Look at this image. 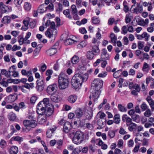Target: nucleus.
I'll use <instances>...</instances> for the list:
<instances>
[{
    "label": "nucleus",
    "mask_w": 154,
    "mask_h": 154,
    "mask_svg": "<svg viewBox=\"0 0 154 154\" xmlns=\"http://www.w3.org/2000/svg\"><path fill=\"white\" fill-rule=\"evenodd\" d=\"M88 77V74L87 73L83 75L79 73L76 74L72 78L71 84L73 88L75 89L80 88L82 83L86 82Z\"/></svg>",
    "instance_id": "obj_1"
},
{
    "label": "nucleus",
    "mask_w": 154,
    "mask_h": 154,
    "mask_svg": "<svg viewBox=\"0 0 154 154\" xmlns=\"http://www.w3.org/2000/svg\"><path fill=\"white\" fill-rule=\"evenodd\" d=\"M68 76L65 73L61 72L58 76V85L61 89H64L68 86L69 84Z\"/></svg>",
    "instance_id": "obj_2"
},
{
    "label": "nucleus",
    "mask_w": 154,
    "mask_h": 154,
    "mask_svg": "<svg viewBox=\"0 0 154 154\" xmlns=\"http://www.w3.org/2000/svg\"><path fill=\"white\" fill-rule=\"evenodd\" d=\"M84 138L83 133L80 131H77L73 137L72 141L75 144L79 145L83 141Z\"/></svg>",
    "instance_id": "obj_3"
},
{
    "label": "nucleus",
    "mask_w": 154,
    "mask_h": 154,
    "mask_svg": "<svg viewBox=\"0 0 154 154\" xmlns=\"http://www.w3.org/2000/svg\"><path fill=\"white\" fill-rule=\"evenodd\" d=\"M90 91L92 93V94L90 96L89 98L91 99L92 98L94 101L97 100L100 95L101 90L95 89V88L93 87V85H91Z\"/></svg>",
    "instance_id": "obj_4"
},
{
    "label": "nucleus",
    "mask_w": 154,
    "mask_h": 154,
    "mask_svg": "<svg viewBox=\"0 0 154 154\" xmlns=\"http://www.w3.org/2000/svg\"><path fill=\"white\" fill-rule=\"evenodd\" d=\"M33 117H32V119L25 120L23 121L24 125L26 127H30L32 128L35 127L37 125V123L36 121L34 120Z\"/></svg>",
    "instance_id": "obj_5"
},
{
    "label": "nucleus",
    "mask_w": 154,
    "mask_h": 154,
    "mask_svg": "<svg viewBox=\"0 0 154 154\" xmlns=\"http://www.w3.org/2000/svg\"><path fill=\"white\" fill-rule=\"evenodd\" d=\"M131 10L132 13H136V14L141 13L143 10L142 5L139 3L133 5L131 8Z\"/></svg>",
    "instance_id": "obj_6"
},
{
    "label": "nucleus",
    "mask_w": 154,
    "mask_h": 154,
    "mask_svg": "<svg viewBox=\"0 0 154 154\" xmlns=\"http://www.w3.org/2000/svg\"><path fill=\"white\" fill-rule=\"evenodd\" d=\"M57 33V30L54 29L53 30L50 29H48L45 32V34L46 36L49 38L54 40L55 38V35Z\"/></svg>",
    "instance_id": "obj_7"
},
{
    "label": "nucleus",
    "mask_w": 154,
    "mask_h": 154,
    "mask_svg": "<svg viewBox=\"0 0 154 154\" xmlns=\"http://www.w3.org/2000/svg\"><path fill=\"white\" fill-rule=\"evenodd\" d=\"M93 87L95 88V89L100 90V89L102 87L103 85V81L102 80L98 79H95L93 81Z\"/></svg>",
    "instance_id": "obj_8"
},
{
    "label": "nucleus",
    "mask_w": 154,
    "mask_h": 154,
    "mask_svg": "<svg viewBox=\"0 0 154 154\" xmlns=\"http://www.w3.org/2000/svg\"><path fill=\"white\" fill-rule=\"evenodd\" d=\"M46 107L39 103L37 106V112L40 115H42L45 111Z\"/></svg>",
    "instance_id": "obj_9"
},
{
    "label": "nucleus",
    "mask_w": 154,
    "mask_h": 154,
    "mask_svg": "<svg viewBox=\"0 0 154 154\" xmlns=\"http://www.w3.org/2000/svg\"><path fill=\"white\" fill-rule=\"evenodd\" d=\"M57 88V85L55 84L50 85L47 88V92L49 94L52 95L56 91Z\"/></svg>",
    "instance_id": "obj_10"
},
{
    "label": "nucleus",
    "mask_w": 154,
    "mask_h": 154,
    "mask_svg": "<svg viewBox=\"0 0 154 154\" xmlns=\"http://www.w3.org/2000/svg\"><path fill=\"white\" fill-rule=\"evenodd\" d=\"M110 55L107 53V52L106 49H103L102 50L100 58L101 60H107L109 59Z\"/></svg>",
    "instance_id": "obj_11"
},
{
    "label": "nucleus",
    "mask_w": 154,
    "mask_h": 154,
    "mask_svg": "<svg viewBox=\"0 0 154 154\" xmlns=\"http://www.w3.org/2000/svg\"><path fill=\"white\" fill-rule=\"evenodd\" d=\"M36 83L37 85L36 88H38L40 91L43 90L44 87L43 79H38L37 80Z\"/></svg>",
    "instance_id": "obj_12"
},
{
    "label": "nucleus",
    "mask_w": 154,
    "mask_h": 154,
    "mask_svg": "<svg viewBox=\"0 0 154 154\" xmlns=\"http://www.w3.org/2000/svg\"><path fill=\"white\" fill-rule=\"evenodd\" d=\"M137 21L139 25L142 26H147L149 23V20L148 19H146L144 20L142 18H139Z\"/></svg>",
    "instance_id": "obj_13"
},
{
    "label": "nucleus",
    "mask_w": 154,
    "mask_h": 154,
    "mask_svg": "<svg viewBox=\"0 0 154 154\" xmlns=\"http://www.w3.org/2000/svg\"><path fill=\"white\" fill-rule=\"evenodd\" d=\"M71 125L69 122H66L64 124L63 126V131L67 133L69 132L72 128Z\"/></svg>",
    "instance_id": "obj_14"
},
{
    "label": "nucleus",
    "mask_w": 154,
    "mask_h": 154,
    "mask_svg": "<svg viewBox=\"0 0 154 154\" xmlns=\"http://www.w3.org/2000/svg\"><path fill=\"white\" fill-rule=\"evenodd\" d=\"M8 151L10 154H17L18 152V147L15 146H13L8 149Z\"/></svg>",
    "instance_id": "obj_15"
},
{
    "label": "nucleus",
    "mask_w": 154,
    "mask_h": 154,
    "mask_svg": "<svg viewBox=\"0 0 154 154\" xmlns=\"http://www.w3.org/2000/svg\"><path fill=\"white\" fill-rule=\"evenodd\" d=\"M77 99V96L73 94L68 96L67 98V100L69 103H73L75 102Z\"/></svg>",
    "instance_id": "obj_16"
},
{
    "label": "nucleus",
    "mask_w": 154,
    "mask_h": 154,
    "mask_svg": "<svg viewBox=\"0 0 154 154\" xmlns=\"http://www.w3.org/2000/svg\"><path fill=\"white\" fill-rule=\"evenodd\" d=\"M17 98V96L11 94L9 95L6 98L7 101L9 103H12L15 101Z\"/></svg>",
    "instance_id": "obj_17"
},
{
    "label": "nucleus",
    "mask_w": 154,
    "mask_h": 154,
    "mask_svg": "<svg viewBox=\"0 0 154 154\" xmlns=\"http://www.w3.org/2000/svg\"><path fill=\"white\" fill-rule=\"evenodd\" d=\"M0 9L3 13H6L10 10L9 7L5 5L2 2L0 3Z\"/></svg>",
    "instance_id": "obj_18"
},
{
    "label": "nucleus",
    "mask_w": 154,
    "mask_h": 154,
    "mask_svg": "<svg viewBox=\"0 0 154 154\" xmlns=\"http://www.w3.org/2000/svg\"><path fill=\"white\" fill-rule=\"evenodd\" d=\"M39 103V104H41L47 108L50 106L51 105V103H49V99L48 98H44L42 101H40Z\"/></svg>",
    "instance_id": "obj_19"
},
{
    "label": "nucleus",
    "mask_w": 154,
    "mask_h": 154,
    "mask_svg": "<svg viewBox=\"0 0 154 154\" xmlns=\"http://www.w3.org/2000/svg\"><path fill=\"white\" fill-rule=\"evenodd\" d=\"M47 5L42 4L38 8V11L40 13H43L47 11Z\"/></svg>",
    "instance_id": "obj_20"
},
{
    "label": "nucleus",
    "mask_w": 154,
    "mask_h": 154,
    "mask_svg": "<svg viewBox=\"0 0 154 154\" xmlns=\"http://www.w3.org/2000/svg\"><path fill=\"white\" fill-rule=\"evenodd\" d=\"M106 124V119L104 122H103L101 119H99L97 121V124L99 126V127H97V128L99 129L102 128L105 126Z\"/></svg>",
    "instance_id": "obj_21"
},
{
    "label": "nucleus",
    "mask_w": 154,
    "mask_h": 154,
    "mask_svg": "<svg viewBox=\"0 0 154 154\" xmlns=\"http://www.w3.org/2000/svg\"><path fill=\"white\" fill-rule=\"evenodd\" d=\"M57 52V48H53L48 50L46 51V53L48 55L51 56L55 54Z\"/></svg>",
    "instance_id": "obj_22"
},
{
    "label": "nucleus",
    "mask_w": 154,
    "mask_h": 154,
    "mask_svg": "<svg viewBox=\"0 0 154 154\" xmlns=\"http://www.w3.org/2000/svg\"><path fill=\"white\" fill-rule=\"evenodd\" d=\"M52 101L55 103H59L60 101V97L57 94H53L51 96Z\"/></svg>",
    "instance_id": "obj_23"
},
{
    "label": "nucleus",
    "mask_w": 154,
    "mask_h": 154,
    "mask_svg": "<svg viewBox=\"0 0 154 154\" xmlns=\"http://www.w3.org/2000/svg\"><path fill=\"white\" fill-rule=\"evenodd\" d=\"M98 46L94 45L92 47L91 51L94 54V55H98L100 53V50Z\"/></svg>",
    "instance_id": "obj_24"
},
{
    "label": "nucleus",
    "mask_w": 154,
    "mask_h": 154,
    "mask_svg": "<svg viewBox=\"0 0 154 154\" xmlns=\"http://www.w3.org/2000/svg\"><path fill=\"white\" fill-rule=\"evenodd\" d=\"M53 73V71L51 69H48L46 71L45 75L48 76L46 78V81H48L50 80L51 77V75Z\"/></svg>",
    "instance_id": "obj_25"
},
{
    "label": "nucleus",
    "mask_w": 154,
    "mask_h": 154,
    "mask_svg": "<svg viewBox=\"0 0 154 154\" xmlns=\"http://www.w3.org/2000/svg\"><path fill=\"white\" fill-rule=\"evenodd\" d=\"M76 117L79 118L81 117L83 114V112L80 109L78 108L75 111Z\"/></svg>",
    "instance_id": "obj_26"
},
{
    "label": "nucleus",
    "mask_w": 154,
    "mask_h": 154,
    "mask_svg": "<svg viewBox=\"0 0 154 154\" xmlns=\"http://www.w3.org/2000/svg\"><path fill=\"white\" fill-rule=\"evenodd\" d=\"M23 7L25 10L27 11H29L31 9L32 5L29 2H25L24 3Z\"/></svg>",
    "instance_id": "obj_27"
},
{
    "label": "nucleus",
    "mask_w": 154,
    "mask_h": 154,
    "mask_svg": "<svg viewBox=\"0 0 154 154\" xmlns=\"http://www.w3.org/2000/svg\"><path fill=\"white\" fill-rule=\"evenodd\" d=\"M131 118L132 120L137 123H138L140 120V116L139 115L137 114H134L131 116Z\"/></svg>",
    "instance_id": "obj_28"
},
{
    "label": "nucleus",
    "mask_w": 154,
    "mask_h": 154,
    "mask_svg": "<svg viewBox=\"0 0 154 154\" xmlns=\"http://www.w3.org/2000/svg\"><path fill=\"white\" fill-rule=\"evenodd\" d=\"M47 110H45V114L46 116H50L52 115L53 113V111L52 108L50 107H48Z\"/></svg>",
    "instance_id": "obj_29"
},
{
    "label": "nucleus",
    "mask_w": 154,
    "mask_h": 154,
    "mask_svg": "<svg viewBox=\"0 0 154 154\" xmlns=\"http://www.w3.org/2000/svg\"><path fill=\"white\" fill-rule=\"evenodd\" d=\"M149 65L147 63L145 62L144 63L142 68V71L146 73H147L149 72Z\"/></svg>",
    "instance_id": "obj_30"
},
{
    "label": "nucleus",
    "mask_w": 154,
    "mask_h": 154,
    "mask_svg": "<svg viewBox=\"0 0 154 154\" xmlns=\"http://www.w3.org/2000/svg\"><path fill=\"white\" fill-rule=\"evenodd\" d=\"M127 126L128 127V130L130 131H132L134 129L136 128L137 125L136 124L133 122L127 125Z\"/></svg>",
    "instance_id": "obj_31"
},
{
    "label": "nucleus",
    "mask_w": 154,
    "mask_h": 154,
    "mask_svg": "<svg viewBox=\"0 0 154 154\" xmlns=\"http://www.w3.org/2000/svg\"><path fill=\"white\" fill-rule=\"evenodd\" d=\"M21 72L23 75L26 76L27 77L30 76L32 75V72L30 70L26 71V70L22 69L21 70Z\"/></svg>",
    "instance_id": "obj_32"
},
{
    "label": "nucleus",
    "mask_w": 154,
    "mask_h": 154,
    "mask_svg": "<svg viewBox=\"0 0 154 154\" xmlns=\"http://www.w3.org/2000/svg\"><path fill=\"white\" fill-rule=\"evenodd\" d=\"M63 13L66 17L70 19L72 18V16L70 14V11L69 9H67L64 10Z\"/></svg>",
    "instance_id": "obj_33"
},
{
    "label": "nucleus",
    "mask_w": 154,
    "mask_h": 154,
    "mask_svg": "<svg viewBox=\"0 0 154 154\" xmlns=\"http://www.w3.org/2000/svg\"><path fill=\"white\" fill-rule=\"evenodd\" d=\"M110 38L112 43L114 44V45H116L117 41V36L113 33H112L110 35Z\"/></svg>",
    "instance_id": "obj_34"
},
{
    "label": "nucleus",
    "mask_w": 154,
    "mask_h": 154,
    "mask_svg": "<svg viewBox=\"0 0 154 154\" xmlns=\"http://www.w3.org/2000/svg\"><path fill=\"white\" fill-rule=\"evenodd\" d=\"M71 9L72 11V14L74 16H77V10L75 5H73L71 6Z\"/></svg>",
    "instance_id": "obj_35"
},
{
    "label": "nucleus",
    "mask_w": 154,
    "mask_h": 154,
    "mask_svg": "<svg viewBox=\"0 0 154 154\" xmlns=\"http://www.w3.org/2000/svg\"><path fill=\"white\" fill-rule=\"evenodd\" d=\"M113 122L116 124H118L120 123V116L118 114L115 115L113 118Z\"/></svg>",
    "instance_id": "obj_36"
},
{
    "label": "nucleus",
    "mask_w": 154,
    "mask_h": 154,
    "mask_svg": "<svg viewBox=\"0 0 154 154\" xmlns=\"http://www.w3.org/2000/svg\"><path fill=\"white\" fill-rule=\"evenodd\" d=\"M11 17L8 16H5L3 18L2 22L4 23L7 24L10 22Z\"/></svg>",
    "instance_id": "obj_37"
},
{
    "label": "nucleus",
    "mask_w": 154,
    "mask_h": 154,
    "mask_svg": "<svg viewBox=\"0 0 154 154\" xmlns=\"http://www.w3.org/2000/svg\"><path fill=\"white\" fill-rule=\"evenodd\" d=\"M118 107L119 110L121 112H125L127 111V108L121 104H118Z\"/></svg>",
    "instance_id": "obj_38"
},
{
    "label": "nucleus",
    "mask_w": 154,
    "mask_h": 154,
    "mask_svg": "<svg viewBox=\"0 0 154 154\" xmlns=\"http://www.w3.org/2000/svg\"><path fill=\"white\" fill-rule=\"evenodd\" d=\"M79 57L76 55L74 56L71 59V62L73 64H77L79 61Z\"/></svg>",
    "instance_id": "obj_39"
},
{
    "label": "nucleus",
    "mask_w": 154,
    "mask_h": 154,
    "mask_svg": "<svg viewBox=\"0 0 154 154\" xmlns=\"http://www.w3.org/2000/svg\"><path fill=\"white\" fill-rule=\"evenodd\" d=\"M8 118L10 120L14 121L16 119L15 114L12 112H10L8 115Z\"/></svg>",
    "instance_id": "obj_40"
},
{
    "label": "nucleus",
    "mask_w": 154,
    "mask_h": 154,
    "mask_svg": "<svg viewBox=\"0 0 154 154\" xmlns=\"http://www.w3.org/2000/svg\"><path fill=\"white\" fill-rule=\"evenodd\" d=\"M133 18L132 16L130 14H127L126 15L125 21L126 23H130Z\"/></svg>",
    "instance_id": "obj_41"
},
{
    "label": "nucleus",
    "mask_w": 154,
    "mask_h": 154,
    "mask_svg": "<svg viewBox=\"0 0 154 154\" xmlns=\"http://www.w3.org/2000/svg\"><path fill=\"white\" fill-rule=\"evenodd\" d=\"M87 44V42L85 40L81 41L79 44L77 45V47L79 49H81L86 46Z\"/></svg>",
    "instance_id": "obj_42"
},
{
    "label": "nucleus",
    "mask_w": 154,
    "mask_h": 154,
    "mask_svg": "<svg viewBox=\"0 0 154 154\" xmlns=\"http://www.w3.org/2000/svg\"><path fill=\"white\" fill-rule=\"evenodd\" d=\"M124 6V11L125 12H128L129 10V8L128 6V3L126 1H124L123 3Z\"/></svg>",
    "instance_id": "obj_43"
},
{
    "label": "nucleus",
    "mask_w": 154,
    "mask_h": 154,
    "mask_svg": "<svg viewBox=\"0 0 154 154\" xmlns=\"http://www.w3.org/2000/svg\"><path fill=\"white\" fill-rule=\"evenodd\" d=\"M74 43V40L71 38L67 39L64 42V44L66 45H69Z\"/></svg>",
    "instance_id": "obj_44"
},
{
    "label": "nucleus",
    "mask_w": 154,
    "mask_h": 154,
    "mask_svg": "<svg viewBox=\"0 0 154 154\" xmlns=\"http://www.w3.org/2000/svg\"><path fill=\"white\" fill-rule=\"evenodd\" d=\"M1 73L3 75H4L7 78H11V75H9L7 71L5 69H2L1 70Z\"/></svg>",
    "instance_id": "obj_45"
},
{
    "label": "nucleus",
    "mask_w": 154,
    "mask_h": 154,
    "mask_svg": "<svg viewBox=\"0 0 154 154\" xmlns=\"http://www.w3.org/2000/svg\"><path fill=\"white\" fill-rule=\"evenodd\" d=\"M47 68V66L45 63L41 64V66L39 68V71L42 72H44Z\"/></svg>",
    "instance_id": "obj_46"
},
{
    "label": "nucleus",
    "mask_w": 154,
    "mask_h": 154,
    "mask_svg": "<svg viewBox=\"0 0 154 154\" xmlns=\"http://www.w3.org/2000/svg\"><path fill=\"white\" fill-rule=\"evenodd\" d=\"M94 55V54L91 51H89L87 53V57L88 59L91 60L93 58Z\"/></svg>",
    "instance_id": "obj_47"
},
{
    "label": "nucleus",
    "mask_w": 154,
    "mask_h": 154,
    "mask_svg": "<svg viewBox=\"0 0 154 154\" xmlns=\"http://www.w3.org/2000/svg\"><path fill=\"white\" fill-rule=\"evenodd\" d=\"M75 131L74 128H71L69 131V132H68V136L69 137H72L74 135L75 133Z\"/></svg>",
    "instance_id": "obj_48"
},
{
    "label": "nucleus",
    "mask_w": 154,
    "mask_h": 154,
    "mask_svg": "<svg viewBox=\"0 0 154 154\" xmlns=\"http://www.w3.org/2000/svg\"><path fill=\"white\" fill-rule=\"evenodd\" d=\"M92 21L93 23L96 24H99L100 23V21L98 17H94L92 18Z\"/></svg>",
    "instance_id": "obj_49"
},
{
    "label": "nucleus",
    "mask_w": 154,
    "mask_h": 154,
    "mask_svg": "<svg viewBox=\"0 0 154 154\" xmlns=\"http://www.w3.org/2000/svg\"><path fill=\"white\" fill-rule=\"evenodd\" d=\"M81 151V149L79 147L74 148L72 150V154H79Z\"/></svg>",
    "instance_id": "obj_50"
},
{
    "label": "nucleus",
    "mask_w": 154,
    "mask_h": 154,
    "mask_svg": "<svg viewBox=\"0 0 154 154\" xmlns=\"http://www.w3.org/2000/svg\"><path fill=\"white\" fill-rule=\"evenodd\" d=\"M23 86L25 88L29 89L30 88H33L34 84L33 83H30V84L26 83Z\"/></svg>",
    "instance_id": "obj_51"
},
{
    "label": "nucleus",
    "mask_w": 154,
    "mask_h": 154,
    "mask_svg": "<svg viewBox=\"0 0 154 154\" xmlns=\"http://www.w3.org/2000/svg\"><path fill=\"white\" fill-rule=\"evenodd\" d=\"M6 142L3 139H1L0 141V146L2 148H5L7 145Z\"/></svg>",
    "instance_id": "obj_52"
},
{
    "label": "nucleus",
    "mask_w": 154,
    "mask_h": 154,
    "mask_svg": "<svg viewBox=\"0 0 154 154\" xmlns=\"http://www.w3.org/2000/svg\"><path fill=\"white\" fill-rule=\"evenodd\" d=\"M63 141L61 140H58L57 141L56 144L57 145V148L58 149H60L63 145Z\"/></svg>",
    "instance_id": "obj_53"
},
{
    "label": "nucleus",
    "mask_w": 154,
    "mask_h": 154,
    "mask_svg": "<svg viewBox=\"0 0 154 154\" xmlns=\"http://www.w3.org/2000/svg\"><path fill=\"white\" fill-rule=\"evenodd\" d=\"M122 71V70L121 69L115 72L113 74V76L114 78H118L121 74L120 72Z\"/></svg>",
    "instance_id": "obj_54"
},
{
    "label": "nucleus",
    "mask_w": 154,
    "mask_h": 154,
    "mask_svg": "<svg viewBox=\"0 0 154 154\" xmlns=\"http://www.w3.org/2000/svg\"><path fill=\"white\" fill-rule=\"evenodd\" d=\"M142 39L145 38L146 41H148L149 39V35H148L146 32H144L142 35H141Z\"/></svg>",
    "instance_id": "obj_55"
},
{
    "label": "nucleus",
    "mask_w": 154,
    "mask_h": 154,
    "mask_svg": "<svg viewBox=\"0 0 154 154\" xmlns=\"http://www.w3.org/2000/svg\"><path fill=\"white\" fill-rule=\"evenodd\" d=\"M63 9V6L62 4L59 3L58 6L57 7L56 10V11L60 12L62 11Z\"/></svg>",
    "instance_id": "obj_56"
},
{
    "label": "nucleus",
    "mask_w": 154,
    "mask_h": 154,
    "mask_svg": "<svg viewBox=\"0 0 154 154\" xmlns=\"http://www.w3.org/2000/svg\"><path fill=\"white\" fill-rule=\"evenodd\" d=\"M47 11H51L54 10V5L52 3H51L48 6L47 5Z\"/></svg>",
    "instance_id": "obj_57"
},
{
    "label": "nucleus",
    "mask_w": 154,
    "mask_h": 154,
    "mask_svg": "<svg viewBox=\"0 0 154 154\" xmlns=\"http://www.w3.org/2000/svg\"><path fill=\"white\" fill-rule=\"evenodd\" d=\"M152 113L150 110L149 109L144 112V115L145 116L149 117L151 115Z\"/></svg>",
    "instance_id": "obj_58"
},
{
    "label": "nucleus",
    "mask_w": 154,
    "mask_h": 154,
    "mask_svg": "<svg viewBox=\"0 0 154 154\" xmlns=\"http://www.w3.org/2000/svg\"><path fill=\"white\" fill-rule=\"evenodd\" d=\"M144 42L141 41H138L137 43L138 48L139 49H142L144 46Z\"/></svg>",
    "instance_id": "obj_59"
},
{
    "label": "nucleus",
    "mask_w": 154,
    "mask_h": 154,
    "mask_svg": "<svg viewBox=\"0 0 154 154\" xmlns=\"http://www.w3.org/2000/svg\"><path fill=\"white\" fill-rule=\"evenodd\" d=\"M108 135L110 137L112 138L115 136V132L113 130H109L108 132Z\"/></svg>",
    "instance_id": "obj_60"
},
{
    "label": "nucleus",
    "mask_w": 154,
    "mask_h": 154,
    "mask_svg": "<svg viewBox=\"0 0 154 154\" xmlns=\"http://www.w3.org/2000/svg\"><path fill=\"white\" fill-rule=\"evenodd\" d=\"M115 20L114 18L112 17L110 18L108 21V24L109 25H112L114 23Z\"/></svg>",
    "instance_id": "obj_61"
},
{
    "label": "nucleus",
    "mask_w": 154,
    "mask_h": 154,
    "mask_svg": "<svg viewBox=\"0 0 154 154\" xmlns=\"http://www.w3.org/2000/svg\"><path fill=\"white\" fill-rule=\"evenodd\" d=\"M122 34L125 35L128 32V29L126 26H123L122 28Z\"/></svg>",
    "instance_id": "obj_62"
},
{
    "label": "nucleus",
    "mask_w": 154,
    "mask_h": 154,
    "mask_svg": "<svg viewBox=\"0 0 154 154\" xmlns=\"http://www.w3.org/2000/svg\"><path fill=\"white\" fill-rule=\"evenodd\" d=\"M11 139L12 140H14L19 141L22 140L23 138L22 137H20L18 136H16L12 137L11 138Z\"/></svg>",
    "instance_id": "obj_63"
},
{
    "label": "nucleus",
    "mask_w": 154,
    "mask_h": 154,
    "mask_svg": "<svg viewBox=\"0 0 154 154\" xmlns=\"http://www.w3.org/2000/svg\"><path fill=\"white\" fill-rule=\"evenodd\" d=\"M97 116H99L100 119H103L106 116V114L103 112H99L97 114Z\"/></svg>",
    "instance_id": "obj_64"
}]
</instances>
